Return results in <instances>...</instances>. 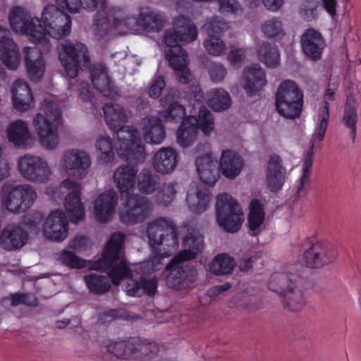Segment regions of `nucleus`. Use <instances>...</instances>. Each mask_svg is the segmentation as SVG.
Here are the masks:
<instances>
[{
  "label": "nucleus",
  "mask_w": 361,
  "mask_h": 361,
  "mask_svg": "<svg viewBox=\"0 0 361 361\" xmlns=\"http://www.w3.org/2000/svg\"><path fill=\"white\" fill-rule=\"evenodd\" d=\"M58 259L62 264L71 268H82L86 265L85 260L80 259L71 251L62 252Z\"/></svg>",
  "instance_id": "obj_49"
},
{
  "label": "nucleus",
  "mask_w": 361,
  "mask_h": 361,
  "mask_svg": "<svg viewBox=\"0 0 361 361\" xmlns=\"http://www.w3.org/2000/svg\"><path fill=\"white\" fill-rule=\"evenodd\" d=\"M214 129V118L211 111L204 106L199 108L197 116L185 117L176 133L178 145L183 147L190 146L195 140L197 131L209 135Z\"/></svg>",
  "instance_id": "obj_8"
},
{
  "label": "nucleus",
  "mask_w": 361,
  "mask_h": 361,
  "mask_svg": "<svg viewBox=\"0 0 361 361\" xmlns=\"http://www.w3.org/2000/svg\"><path fill=\"white\" fill-rule=\"evenodd\" d=\"M154 167L160 173L172 171L177 164V154L171 148H162L154 155Z\"/></svg>",
  "instance_id": "obj_31"
},
{
  "label": "nucleus",
  "mask_w": 361,
  "mask_h": 361,
  "mask_svg": "<svg viewBox=\"0 0 361 361\" xmlns=\"http://www.w3.org/2000/svg\"><path fill=\"white\" fill-rule=\"evenodd\" d=\"M173 25V28L164 31L163 41L169 47L165 51V56L178 82L187 84L190 82V73L188 67V54L181 43L196 40L197 30L193 22L184 15L174 18Z\"/></svg>",
  "instance_id": "obj_5"
},
{
  "label": "nucleus",
  "mask_w": 361,
  "mask_h": 361,
  "mask_svg": "<svg viewBox=\"0 0 361 361\" xmlns=\"http://www.w3.org/2000/svg\"><path fill=\"white\" fill-rule=\"evenodd\" d=\"M141 21L144 29L149 32H159L164 27V20L159 15H147Z\"/></svg>",
  "instance_id": "obj_50"
},
{
  "label": "nucleus",
  "mask_w": 361,
  "mask_h": 361,
  "mask_svg": "<svg viewBox=\"0 0 361 361\" xmlns=\"http://www.w3.org/2000/svg\"><path fill=\"white\" fill-rule=\"evenodd\" d=\"M90 164V158L84 151L73 149L63 153V166L69 176L78 179L83 178Z\"/></svg>",
  "instance_id": "obj_20"
},
{
  "label": "nucleus",
  "mask_w": 361,
  "mask_h": 361,
  "mask_svg": "<svg viewBox=\"0 0 361 361\" xmlns=\"http://www.w3.org/2000/svg\"><path fill=\"white\" fill-rule=\"evenodd\" d=\"M286 304L293 311L300 310L305 304V299L299 290H293L287 298Z\"/></svg>",
  "instance_id": "obj_53"
},
{
  "label": "nucleus",
  "mask_w": 361,
  "mask_h": 361,
  "mask_svg": "<svg viewBox=\"0 0 361 361\" xmlns=\"http://www.w3.org/2000/svg\"><path fill=\"white\" fill-rule=\"evenodd\" d=\"M67 190L69 191L64 200V208L73 223H77L85 218V209L80 197V186L78 182H61L59 190H48V195L56 198L60 197L61 190Z\"/></svg>",
  "instance_id": "obj_15"
},
{
  "label": "nucleus",
  "mask_w": 361,
  "mask_h": 361,
  "mask_svg": "<svg viewBox=\"0 0 361 361\" xmlns=\"http://www.w3.org/2000/svg\"><path fill=\"white\" fill-rule=\"evenodd\" d=\"M27 239V231L22 225L10 224L1 233L0 245L5 250H13L23 246Z\"/></svg>",
  "instance_id": "obj_23"
},
{
  "label": "nucleus",
  "mask_w": 361,
  "mask_h": 361,
  "mask_svg": "<svg viewBox=\"0 0 361 361\" xmlns=\"http://www.w3.org/2000/svg\"><path fill=\"white\" fill-rule=\"evenodd\" d=\"M133 359H149L157 355L159 351V347L156 342H147L140 338H133Z\"/></svg>",
  "instance_id": "obj_39"
},
{
  "label": "nucleus",
  "mask_w": 361,
  "mask_h": 361,
  "mask_svg": "<svg viewBox=\"0 0 361 361\" xmlns=\"http://www.w3.org/2000/svg\"><path fill=\"white\" fill-rule=\"evenodd\" d=\"M36 197V192L29 185L12 187L5 184L1 190L2 203L12 213L25 212L32 205Z\"/></svg>",
  "instance_id": "obj_13"
},
{
  "label": "nucleus",
  "mask_w": 361,
  "mask_h": 361,
  "mask_svg": "<svg viewBox=\"0 0 361 361\" xmlns=\"http://www.w3.org/2000/svg\"><path fill=\"white\" fill-rule=\"evenodd\" d=\"M235 265L233 257L228 254L221 253L216 255L209 264L210 272L215 275L230 274Z\"/></svg>",
  "instance_id": "obj_38"
},
{
  "label": "nucleus",
  "mask_w": 361,
  "mask_h": 361,
  "mask_svg": "<svg viewBox=\"0 0 361 361\" xmlns=\"http://www.w3.org/2000/svg\"><path fill=\"white\" fill-rule=\"evenodd\" d=\"M278 113L286 118L299 117L303 106V93L293 80H285L279 86L275 97Z\"/></svg>",
  "instance_id": "obj_9"
},
{
  "label": "nucleus",
  "mask_w": 361,
  "mask_h": 361,
  "mask_svg": "<svg viewBox=\"0 0 361 361\" xmlns=\"http://www.w3.org/2000/svg\"><path fill=\"white\" fill-rule=\"evenodd\" d=\"M97 148L101 152L99 158L101 163L108 164L113 161L114 152L111 137L101 136L97 141Z\"/></svg>",
  "instance_id": "obj_44"
},
{
  "label": "nucleus",
  "mask_w": 361,
  "mask_h": 361,
  "mask_svg": "<svg viewBox=\"0 0 361 361\" xmlns=\"http://www.w3.org/2000/svg\"><path fill=\"white\" fill-rule=\"evenodd\" d=\"M174 185H170L167 188H164L162 191H160L157 194V198L159 202L163 204H166L170 202L172 200V196L175 194Z\"/></svg>",
  "instance_id": "obj_58"
},
{
  "label": "nucleus",
  "mask_w": 361,
  "mask_h": 361,
  "mask_svg": "<svg viewBox=\"0 0 361 361\" xmlns=\"http://www.w3.org/2000/svg\"><path fill=\"white\" fill-rule=\"evenodd\" d=\"M117 203L116 193L112 190H107L97 196L94 204V215L100 222L111 220Z\"/></svg>",
  "instance_id": "obj_24"
},
{
  "label": "nucleus",
  "mask_w": 361,
  "mask_h": 361,
  "mask_svg": "<svg viewBox=\"0 0 361 361\" xmlns=\"http://www.w3.org/2000/svg\"><path fill=\"white\" fill-rule=\"evenodd\" d=\"M135 183L118 182L121 199L123 202L119 215L125 224H135L143 220L152 209L150 203L133 194Z\"/></svg>",
  "instance_id": "obj_7"
},
{
  "label": "nucleus",
  "mask_w": 361,
  "mask_h": 361,
  "mask_svg": "<svg viewBox=\"0 0 361 361\" xmlns=\"http://www.w3.org/2000/svg\"><path fill=\"white\" fill-rule=\"evenodd\" d=\"M61 8L67 9L71 13L79 12L80 8L92 11L95 10L99 4L104 8V0H56Z\"/></svg>",
  "instance_id": "obj_37"
},
{
  "label": "nucleus",
  "mask_w": 361,
  "mask_h": 361,
  "mask_svg": "<svg viewBox=\"0 0 361 361\" xmlns=\"http://www.w3.org/2000/svg\"><path fill=\"white\" fill-rule=\"evenodd\" d=\"M84 281L89 290L93 293L102 294L110 288V283L104 276L90 274L84 276Z\"/></svg>",
  "instance_id": "obj_43"
},
{
  "label": "nucleus",
  "mask_w": 361,
  "mask_h": 361,
  "mask_svg": "<svg viewBox=\"0 0 361 361\" xmlns=\"http://www.w3.org/2000/svg\"><path fill=\"white\" fill-rule=\"evenodd\" d=\"M11 305L15 306L20 304H27L28 305H32V302L28 301L27 295L23 293H16L11 295Z\"/></svg>",
  "instance_id": "obj_64"
},
{
  "label": "nucleus",
  "mask_w": 361,
  "mask_h": 361,
  "mask_svg": "<svg viewBox=\"0 0 361 361\" xmlns=\"http://www.w3.org/2000/svg\"><path fill=\"white\" fill-rule=\"evenodd\" d=\"M185 115V108L183 105L175 102L170 104L168 108L160 112V116L166 120L180 119Z\"/></svg>",
  "instance_id": "obj_51"
},
{
  "label": "nucleus",
  "mask_w": 361,
  "mask_h": 361,
  "mask_svg": "<svg viewBox=\"0 0 361 361\" xmlns=\"http://www.w3.org/2000/svg\"><path fill=\"white\" fill-rule=\"evenodd\" d=\"M145 140L150 143L160 144L165 137L164 126L161 120L151 117L143 121Z\"/></svg>",
  "instance_id": "obj_33"
},
{
  "label": "nucleus",
  "mask_w": 361,
  "mask_h": 361,
  "mask_svg": "<svg viewBox=\"0 0 361 361\" xmlns=\"http://www.w3.org/2000/svg\"><path fill=\"white\" fill-rule=\"evenodd\" d=\"M204 46L209 54L220 56L224 53L226 46L219 36L209 34L204 42Z\"/></svg>",
  "instance_id": "obj_45"
},
{
  "label": "nucleus",
  "mask_w": 361,
  "mask_h": 361,
  "mask_svg": "<svg viewBox=\"0 0 361 361\" xmlns=\"http://www.w3.org/2000/svg\"><path fill=\"white\" fill-rule=\"evenodd\" d=\"M209 74L212 81L220 82L226 75V69L221 63H213L209 68Z\"/></svg>",
  "instance_id": "obj_56"
},
{
  "label": "nucleus",
  "mask_w": 361,
  "mask_h": 361,
  "mask_svg": "<svg viewBox=\"0 0 361 361\" xmlns=\"http://www.w3.org/2000/svg\"><path fill=\"white\" fill-rule=\"evenodd\" d=\"M207 183L200 182L192 186L188 191L186 202L189 210L193 214H201L210 205L212 195Z\"/></svg>",
  "instance_id": "obj_22"
},
{
  "label": "nucleus",
  "mask_w": 361,
  "mask_h": 361,
  "mask_svg": "<svg viewBox=\"0 0 361 361\" xmlns=\"http://www.w3.org/2000/svg\"><path fill=\"white\" fill-rule=\"evenodd\" d=\"M231 97L228 92L219 88L210 91L208 105L215 111L228 109L231 106Z\"/></svg>",
  "instance_id": "obj_40"
},
{
  "label": "nucleus",
  "mask_w": 361,
  "mask_h": 361,
  "mask_svg": "<svg viewBox=\"0 0 361 361\" xmlns=\"http://www.w3.org/2000/svg\"><path fill=\"white\" fill-rule=\"evenodd\" d=\"M204 27L209 34L219 36L221 33L228 30V25L224 19L215 16L204 24Z\"/></svg>",
  "instance_id": "obj_52"
},
{
  "label": "nucleus",
  "mask_w": 361,
  "mask_h": 361,
  "mask_svg": "<svg viewBox=\"0 0 361 361\" xmlns=\"http://www.w3.org/2000/svg\"><path fill=\"white\" fill-rule=\"evenodd\" d=\"M90 78L94 87L104 97L112 100L121 97V91L109 75L108 69L104 64L97 63L92 66Z\"/></svg>",
  "instance_id": "obj_18"
},
{
  "label": "nucleus",
  "mask_w": 361,
  "mask_h": 361,
  "mask_svg": "<svg viewBox=\"0 0 361 361\" xmlns=\"http://www.w3.org/2000/svg\"><path fill=\"white\" fill-rule=\"evenodd\" d=\"M357 103L353 97H348L344 107L342 117L343 126L349 131V137L352 143H355L357 137V123L358 121Z\"/></svg>",
  "instance_id": "obj_30"
},
{
  "label": "nucleus",
  "mask_w": 361,
  "mask_h": 361,
  "mask_svg": "<svg viewBox=\"0 0 361 361\" xmlns=\"http://www.w3.org/2000/svg\"><path fill=\"white\" fill-rule=\"evenodd\" d=\"M132 344L133 339L129 341H111L106 348L108 352L118 357L133 359L135 354Z\"/></svg>",
  "instance_id": "obj_42"
},
{
  "label": "nucleus",
  "mask_w": 361,
  "mask_h": 361,
  "mask_svg": "<svg viewBox=\"0 0 361 361\" xmlns=\"http://www.w3.org/2000/svg\"><path fill=\"white\" fill-rule=\"evenodd\" d=\"M219 11L222 13H236L241 10L240 5L236 0H218Z\"/></svg>",
  "instance_id": "obj_54"
},
{
  "label": "nucleus",
  "mask_w": 361,
  "mask_h": 361,
  "mask_svg": "<svg viewBox=\"0 0 361 361\" xmlns=\"http://www.w3.org/2000/svg\"><path fill=\"white\" fill-rule=\"evenodd\" d=\"M124 239L123 233H114L106 245L102 257L92 265V268L107 271L114 285L119 284L123 279H126L123 290L130 297H140L145 294L154 295L157 289V278L140 276L137 280L133 276L126 259L121 254Z\"/></svg>",
  "instance_id": "obj_1"
},
{
  "label": "nucleus",
  "mask_w": 361,
  "mask_h": 361,
  "mask_svg": "<svg viewBox=\"0 0 361 361\" xmlns=\"http://www.w3.org/2000/svg\"><path fill=\"white\" fill-rule=\"evenodd\" d=\"M104 118L116 136L118 155L130 163H142L146 157L145 145L139 131L131 126L123 125L128 120V111L117 104H107L104 108Z\"/></svg>",
  "instance_id": "obj_3"
},
{
  "label": "nucleus",
  "mask_w": 361,
  "mask_h": 361,
  "mask_svg": "<svg viewBox=\"0 0 361 361\" xmlns=\"http://www.w3.org/2000/svg\"><path fill=\"white\" fill-rule=\"evenodd\" d=\"M42 218L41 213L35 212L24 218L23 224H25L28 229L34 230L38 228L42 222Z\"/></svg>",
  "instance_id": "obj_57"
},
{
  "label": "nucleus",
  "mask_w": 361,
  "mask_h": 361,
  "mask_svg": "<svg viewBox=\"0 0 361 361\" xmlns=\"http://www.w3.org/2000/svg\"><path fill=\"white\" fill-rule=\"evenodd\" d=\"M270 287L276 292L281 294H287L292 289L291 282L288 276L284 274H275L271 276Z\"/></svg>",
  "instance_id": "obj_46"
},
{
  "label": "nucleus",
  "mask_w": 361,
  "mask_h": 361,
  "mask_svg": "<svg viewBox=\"0 0 361 361\" xmlns=\"http://www.w3.org/2000/svg\"><path fill=\"white\" fill-rule=\"evenodd\" d=\"M182 250L166 266L169 274L166 282L169 287L181 289L191 286L194 281L195 270L188 262L195 259L204 249L203 235L189 224L180 228Z\"/></svg>",
  "instance_id": "obj_4"
},
{
  "label": "nucleus",
  "mask_w": 361,
  "mask_h": 361,
  "mask_svg": "<svg viewBox=\"0 0 361 361\" xmlns=\"http://www.w3.org/2000/svg\"><path fill=\"white\" fill-rule=\"evenodd\" d=\"M247 224L250 233L258 235L263 228L265 213L262 204L259 200H253L250 204Z\"/></svg>",
  "instance_id": "obj_34"
},
{
  "label": "nucleus",
  "mask_w": 361,
  "mask_h": 361,
  "mask_svg": "<svg viewBox=\"0 0 361 361\" xmlns=\"http://www.w3.org/2000/svg\"><path fill=\"white\" fill-rule=\"evenodd\" d=\"M18 169L27 180H48L51 169L43 159L25 154L18 161Z\"/></svg>",
  "instance_id": "obj_16"
},
{
  "label": "nucleus",
  "mask_w": 361,
  "mask_h": 361,
  "mask_svg": "<svg viewBox=\"0 0 361 361\" xmlns=\"http://www.w3.org/2000/svg\"><path fill=\"white\" fill-rule=\"evenodd\" d=\"M324 9L331 17L336 15L337 1L336 0H321Z\"/></svg>",
  "instance_id": "obj_63"
},
{
  "label": "nucleus",
  "mask_w": 361,
  "mask_h": 361,
  "mask_svg": "<svg viewBox=\"0 0 361 361\" xmlns=\"http://www.w3.org/2000/svg\"><path fill=\"white\" fill-rule=\"evenodd\" d=\"M8 18L14 32L29 35L30 39L35 43L46 44L49 41L47 36L61 39L68 36L71 30L70 16L54 5L44 8L41 20L32 18L30 13L20 6L13 7Z\"/></svg>",
  "instance_id": "obj_2"
},
{
  "label": "nucleus",
  "mask_w": 361,
  "mask_h": 361,
  "mask_svg": "<svg viewBox=\"0 0 361 361\" xmlns=\"http://www.w3.org/2000/svg\"><path fill=\"white\" fill-rule=\"evenodd\" d=\"M24 53L25 67L30 80H40L45 71V61L41 51L37 47H25Z\"/></svg>",
  "instance_id": "obj_25"
},
{
  "label": "nucleus",
  "mask_w": 361,
  "mask_h": 361,
  "mask_svg": "<svg viewBox=\"0 0 361 361\" xmlns=\"http://www.w3.org/2000/svg\"><path fill=\"white\" fill-rule=\"evenodd\" d=\"M195 165L200 180H219V177H216V161L212 159L211 153H206L197 157Z\"/></svg>",
  "instance_id": "obj_32"
},
{
  "label": "nucleus",
  "mask_w": 361,
  "mask_h": 361,
  "mask_svg": "<svg viewBox=\"0 0 361 361\" xmlns=\"http://www.w3.org/2000/svg\"><path fill=\"white\" fill-rule=\"evenodd\" d=\"M0 59L10 70H16L19 65L20 57L18 47L8 37L0 38Z\"/></svg>",
  "instance_id": "obj_29"
},
{
  "label": "nucleus",
  "mask_w": 361,
  "mask_h": 361,
  "mask_svg": "<svg viewBox=\"0 0 361 361\" xmlns=\"http://www.w3.org/2000/svg\"><path fill=\"white\" fill-rule=\"evenodd\" d=\"M244 214L240 204L231 195L221 193L216 197V218L225 231L235 233L241 227Z\"/></svg>",
  "instance_id": "obj_10"
},
{
  "label": "nucleus",
  "mask_w": 361,
  "mask_h": 361,
  "mask_svg": "<svg viewBox=\"0 0 361 361\" xmlns=\"http://www.w3.org/2000/svg\"><path fill=\"white\" fill-rule=\"evenodd\" d=\"M244 89L249 96L260 91L267 82L264 71L259 64H252L245 68L243 74Z\"/></svg>",
  "instance_id": "obj_26"
},
{
  "label": "nucleus",
  "mask_w": 361,
  "mask_h": 361,
  "mask_svg": "<svg viewBox=\"0 0 361 361\" xmlns=\"http://www.w3.org/2000/svg\"><path fill=\"white\" fill-rule=\"evenodd\" d=\"M30 136L28 126L22 120H17L11 123L7 128L8 139L16 147L24 146Z\"/></svg>",
  "instance_id": "obj_35"
},
{
  "label": "nucleus",
  "mask_w": 361,
  "mask_h": 361,
  "mask_svg": "<svg viewBox=\"0 0 361 361\" xmlns=\"http://www.w3.org/2000/svg\"><path fill=\"white\" fill-rule=\"evenodd\" d=\"M68 223L65 214L61 210L51 212L42 225V232L46 238L62 242L68 235Z\"/></svg>",
  "instance_id": "obj_17"
},
{
  "label": "nucleus",
  "mask_w": 361,
  "mask_h": 361,
  "mask_svg": "<svg viewBox=\"0 0 361 361\" xmlns=\"http://www.w3.org/2000/svg\"><path fill=\"white\" fill-rule=\"evenodd\" d=\"M59 59L71 78L78 76L79 70L89 66L90 59L87 47L81 42L67 40L58 47Z\"/></svg>",
  "instance_id": "obj_11"
},
{
  "label": "nucleus",
  "mask_w": 361,
  "mask_h": 361,
  "mask_svg": "<svg viewBox=\"0 0 361 361\" xmlns=\"http://www.w3.org/2000/svg\"><path fill=\"white\" fill-rule=\"evenodd\" d=\"M62 118L61 112L57 106L47 107L45 116L37 114L33 124L42 146L47 149H54L59 143L57 127Z\"/></svg>",
  "instance_id": "obj_12"
},
{
  "label": "nucleus",
  "mask_w": 361,
  "mask_h": 361,
  "mask_svg": "<svg viewBox=\"0 0 361 361\" xmlns=\"http://www.w3.org/2000/svg\"><path fill=\"white\" fill-rule=\"evenodd\" d=\"M300 16L306 21L310 22L317 18V6L308 7L305 6L300 11Z\"/></svg>",
  "instance_id": "obj_60"
},
{
  "label": "nucleus",
  "mask_w": 361,
  "mask_h": 361,
  "mask_svg": "<svg viewBox=\"0 0 361 361\" xmlns=\"http://www.w3.org/2000/svg\"><path fill=\"white\" fill-rule=\"evenodd\" d=\"M14 108L19 111H26L31 107L34 97L29 85L23 79L15 80L12 88Z\"/></svg>",
  "instance_id": "obj_27"
},
{
  "label": "nucleus",
  "mask_w": 361,
  "mask_h": 361,
  "mask_svg": "<svg viewBox=\"0 0 361 361\" xmlns=\"http://www.w3.org/2000/svg\"><path fill=\"white\" fill-rule=\"evenodd\" d=\"M228 59L232 64L241 63L244 59V52L243 49L238 48H231L228 54Z\"/></svg>",
  "instance_id": "obj_61"
},
{
  "label": "nucleus",
  "mask_w": 361,
  "mask_h": 361,
  "mask_svg": "<svg viewBox=\"0 0 361 361\" xmlns=\"http://www.w3.org/2000/svg\"><path fill=\"white\" fill-rule=\"evenodd\" d=\"M244 161L236 152L231 149L224 150L219 161L222 174L228 179L235 178L240 173Z\"/></svg>",
  "instance_id": "obj_28"
},
{
  "label": "nucleus",
  "mask_w": 361,
  "mask_h": 361,
  "mask_svg": "<svg viewBox=\"0 0 361 361\" xmlns=\"http://www.w3.org/2000/svg\"><path fill=\"white\" fill-rule=\"evenodd\" d=\"M166 86L164 78L162 76L156 77L149 90L150 97L157 99L161 94L162 90Z\"/></svg>",
  "instance_id": "obj_55"
},
{
  "label": "nucleus",
  "mask_w": 361,
  "mask_h": 361,
  "mask_svg": "<svg viewBox=\"0 0 361 361\" xmlns=\"http://www.w3.org/2000/svg\"><path fill=\"white\" fill-rule=\"evenodd\" d=\"M336 256V251L331 244L318 241L304 252L303 262L309 267L318 268L331 262Z\"/></svg>",
  "instance_id": "obj_19"
},
{
  "label": "nucleus",
  "mask_w": 361,
  "mask_h": 361,
  "mask_svg": "<svg viewBox=\"0 0 361 361\" xmlns=\"http://www.w3.org/2000/svg\"><path fill=\"white\" fill-rule=\"evenodd\" d=\"M94 25L95 29L98 30L99 32L102 31L104 35L106 34L109 27V22L106 16H102L99 13H97L96 17L94 20Z\"/></svg>",
  "instance_id": "obj_59"
},
{
  "label": "nucleus",
  "mask_w": 361,
  "mask_h": 361,
  "mask_svg": "<svg viewBox=\"0 0 361 361\" xmlns=\"http://www.w3.org/2000/svg\"><path fill=\"white\" fill-rule=\"evenodd\" d=\"M138 170L132 165H123L116 169L114 173V180H136Z\"/></svg>",
  "instance_id": "obj_47"
},
{
  "label": "nucleus",
  "mask_w": 361,
  "mask_h": 361,
  "mask_svg": "<svg viewBox=\"0 0 361 361\" xmlns=\"http://www.w3.org/2000/svg\"><path fill=\"white\" fill-rule=\"evenodd\" d=\"M262 30L267 37H274L283 34L281 22L274 18L265 21Z\"/></svg>",
  "instance_id": "obj_48"
},
{
  "label": "nucleus",
  "mask_w": 361,
  "mask_h": 361,
  "mask_svg": "<svg viewBox=\"0 0 361 361\" xmlns=\"http://www.w3.org/2000/svg\"><path fill=\"white\" fill-rule=\"evenodd\" d=\"M257 58L267 67L274 68L280 63V54L275 44L263 42L257 49Z\"/></svg>",
  "instance_id": "obj_36"
},
{
  "label": "nucleus",
  "mask_w": 361,
  "mask_h": 361,
  "mask_svg": "<svg viewBox=\"0 0 361 361\" xmlns=\"http://www.w3.org/2000/svg\"><path fill=\"white\" fill-rule=\"evenodd\" d=\"M300 45L303 54L307 58L317 61L322 58L326 42L321 32L314 28H308L301 36Z\"/></svg>",
  "instance_id": "obj_21"
},
{
  "label": "nucleus",
  "mask_w": 361,
  "mask_h": 361,
  "mask_svg": "<svg viewBox=\"0 0 361 361\" xmlns=\"http://www.w3.org/2000/svg\"><path fill=\"white\" fill-rule=\"evenodd\" d=\"M147 233L152 256L137 265L136 269L141 274L160 269L163 266L161 259L171 255L178 245L175 225L169 219L160 217L154 219L148 224Z\"/></svg>",
  "instance_id": "obj_6"
},
{
  "label": "nucleus",
  "mask_w": 361,
  "mask_h": 361,
  "mask_svg": "<svg viewBox=\"0 0 361 361\" xmlns=\"http://www.w3.org/2000/svg\"><path fill=\"white\" fill-rule=\"evenodd\" d=\"M329 106V102L326 99L324 102V106L319 109L315 128L312 135L311 147L307 151L304 157L302 162V174L300 180H305L310 176L313 163L314 148L318 147L319 143L324 138L326 131L329 126L330 117Z\"/></svg>",
  "instance_id": "obj_14"
},
{
  "label": "nucleus",
  "mask_w": 361,
  "mask_h": 361,
  "mask_svg": "<svg viewBox=\"0 0 361 361\" xmlns=\"http://www.w3.org/2000/svg\"><path fill=\"white\" fill-rule=\"evenodd\" d=\"M88 239L84 236H76L71 244V247L76 251L80 252L87 247Z\"/></svg>",
  "instance_id": "obj_62"
},
{
  "label": "nucleus",
  "mask_w": 361,
  "mask_h": 361,
  "mask_svg": "<svg viewBox=\"0 0 361 361\" xmlns=\"http://www.w3.org/2000/svg\"><path fill=\"white\" fill-rule=\"evenodd\" d=\"M286 170L281 158L275 154L270 155L267 168V180H284Z\"/></svg>",
  "instance_id": "obj_41"
}]
</instances>
